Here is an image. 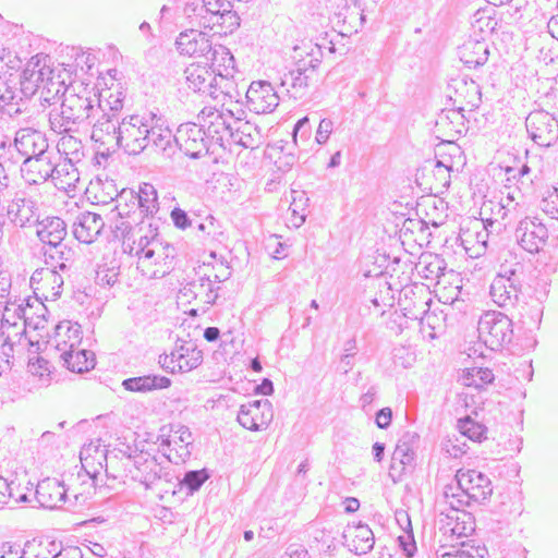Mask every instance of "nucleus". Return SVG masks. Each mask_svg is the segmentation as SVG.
Instances as JSON below:
<instances>
[{"label":"nucleus","mask_w":558,"mask_h":558,"mask_svg":"<svg viewBox=\"0 0 558 558\" xmlns=\"http://www.w3.org/2000/svg\"><path fill=\"white\" fill-rule=\"evenodd\" d=\"M16 150L25 158H33L48 153L49 144L44 133L34 129H21L14 138Z\"/></svg>","instance_id":"29"},{"label":"nucleus","mask_w":558,"mask_h":558,"mask_svg":"<svg viewBox=\"0 0 558 558\" xmlns=\"http://www.w3.org/2000/svg\"><path fill=\"white\" fill-rule=\"evenodd\" d=\"M209 477L210 473L206 468L186 471L182 477L177 476L178 483L175 484L172 494L183 495V499L191 497L201 489Z\"/></svg>","instance_id":"40"},{"label":"nucleus","mask_w":558,"mask_h":558,"mask_svg":"<svg viewBox=\"0 0 558 558\" xmlns=\"http://www.w3.org/2000/svg\"><path fill=\"white\" fill-rule=\"evenodd\" d=\"M478 335L492 350H498L512 340L511 319L500 312H487L478 320Z\"/></svg>","instance_id":"4"},{"label":"nucleus","mask_w":558,"mask_h":558,"mask_svg":"<svg viewBox=\"0 0 558 558\" xmlns=\"http://www.w3.org/2000/svg\"><path fill=\"white\" fill-rule=\"evenodd\" d=\"M36 226H38L37 236L44 244H47L49 247L63 244V240L68 234L64 220L59 217H48L43 221H38Z\"/></svg>","instance_id":"36"},{"label":"nucleus","mask_w":558,"mask_h":558,"mask_svg":"<svg viewBox=\"0 0 558 558\" xmlns=\"http://www.w3.org/2000/svg\"><path fill=\"white\" fill-rule=\"evenodd\" d=\"M465 547V543L462 542L460 547L451 546L449 550L442 553L437 551V558H476L471 549Z\"/></svg>","instance_id":"62"},{"label":"nucleus","mask_w":558,"mask_h":558,"mask_svg":"<svg viewBox=\"0 0 558 558\" xmlns=\"http://www.w3.org/2000/svg\"><path fill=\"white\" fill-rule=\"evenodd\" d=\"M444 498L446 500V504H448L449 508L448 510H462L461 507L470 506L472 500H469L466 498V495H464V492L458 490L454 492V488L452 486H446L444 492Z\"/></svg>","instance_id":"55"},{"label":"nucleus","mask_w":558,"mask_h":558,"mask_svg":"<svg viewBox=\"0 0 558 558\" xmlns=\"http://www.w3.org/2000/svg\"><path fill=\"white\" fill-rule=\"evenodd\" d=\"M314 78V68L301 66L296 64V68L289 71L281 77V85L287 87V92L291 94L293 98H302L306 94V89L310 83Z\"/></svg>","instance_id":"35"},{"label":"nucleus","mask_w":558,"mask_h":558,"mask_svg":"<svg viewBox=\"0 0 558 558\" xmlns=\"http://www.w3.org/2000/svg\"><path fill=\"white\" fill-rule=\"evenodd\" d=\"M120 202L132 203V208H140V214L149 216L159 209L157 190L150 183H142L138 192L123 189L120 192Z\"/></svg>","instance_id":"25"},{"label":"nucleus","mask_w":558,"mask_h":558,"mask_svg":"<svg viewBox=\"0 0 558 558\" xmlns=\"http://www.w3.org/2000/svg\"><path fill=\"white\" fill-rule=\"evenodd\" d=\"M159 122L160 119L155 116L154 135L149 136V144L161 151L166 157L170 158L178 147L174 143L175 134L173 135L170 129L162 128Z\"/></svg>","instance_id":"46"},{"label":"nucleus","mask_w":558,"mask_h":558,"mask_svg":"<svg viewBox=\"0 0 558 558\" xmlns=\"http://www.w3.org/2000/svg\"><path fill=\"white\" fill-rule=\"evenodd\" d=\"M522 195L520 192L508 193L505 197H501L500 202L493 209L495 219L500 220L505 227L510 226L513 222H518L526 215V206L522 202Z\"/></svg>","instance_id":"28"},{"label":"nucleus","mask_w":558,"mask_h":558,"mask_svg":"<svg viewBox=\"0 0 558 558\" xmlns=\"http://www.w3.org/2000/svg\"><path fill=\"white\" fill-rule=\"evenodd\" d=\"M24 106L17 76L8 69L0 71V113L15 118L25 111Z\"/></svg>","instance_id":"15"},{"label":"nucleus","mask_w":558,"mask_h":558,"mask_svg":"<svg viewBox=\"0 0 558 558\" xmlns=\"http://www.w3.org/2000/svg\"><path fill=\"white\" fill-rule=\"evenodd\" d=\"M522 292V288L513 287L511 282L495 276L490 283L489 295L495 304L500 307H513Z\"/></svg>","instance_id":"37"},{"label":"nucleus","mask_w":558,"mask_h":558,"mask_svg":"<svg viewBox=\"0 0 558 558\" xmlns=\"http://www.w3.org/2000/svg\"><path fill=\"white\" fill-rule=\"evenodd\" d=\"M202 359V351L194 343L178 341L171 354L165 356L162 367L170 373L190 372L201 364Z\"/></svg>","instance_id":"19"},{"label":"nucleus","mask_w":558,"mask_h":558,"mask_svg":"<svg viewBox=\"0 0 558 558\" xmlns=\"http://www.w3.org/2000/svg\"><path fill=\"white\" fill-rule=\"evenodd\" d=\"M57 154L52 150L33 158H25L21 166L22 178L28 184H40L52 178Z\"/></svg>","instance_id":"23"},{"label":"nucleus","mask_w":558,"mask_h":558,"mask_svg":"<svg viewBox=\"0 0 558 558\" xmlns=\"http://www.w3.org/2000/svg\"><path fill=\"white\" fill-rule=\"evenodd\" d=\"M463 107L457 109H445L438 116L436 128L448 137V142L454 141L457 136L465 134L468 131L466 120L463 114Z\"/></svg>","instance_id":"33"},{"label":"nucleus","mask_w":558,"mask_h":558,"mask_svg":"<svg viewBox=\"0 0 558 558\" xmlns=\"http://www.w3.org/2000/svg\"><path fill=\"white\" fill-rule=\"evenodd\" d=\"M66 498L68 489L57 478H44L36 486V500L43 508H59L66 501Z\"/></svg>","instance_id":"30"},{"label":"nucleus","mask_w":558,"mask_h":558,"mask_svg":"<svg viewBox=\"0 0 558 558\" xmlns=\"http://www.w3.org/2000/svg\"><path fill=\"white\" fill-rule=\"evenodd\" d=\"M73 251L64 244L48 247L45 251L47 268L66 274L73 265Z\"/></svg>","instance_id":"45"},{"label":"nucleus","mask_w":558,"mask_h":558,"mask_svg":"<svg viewBox=\"0 0 558 558\" xmlns=\"http://www.w3.org/2000/svg\"><path fill=\"white\" fill-rule=\"evenodd\" d=\"M343 538L351 551L355 555H365L369 553L375 545V536L367 524L357 523L348 525L343 533Z\"/></svg>","instance_id":"32"},{"label":"nucleus","mask_w":558,"mask_h":558,"mask_svg":"<svg viewBox=\"0 0 558 558\" xmlns=\"http://www.w3.org/2000/svg\"><path fill=\"white\" fill-rule=\"evenodd\" d=\"M133 456L124 449L114 448L110 450L108 462L104 468L107 476L114 480L129 478Z\"/></svg>","instance_id":"41"},{"label":"nucleus","mask_w":558,"mask_h":558,"mask_svg":"<svg viewBox=\"0 0 558 558\" xmlns=\"http://www.w3.org/2000/svg\"><path fill=\"white\" fill-rule=\"evenodd\" d=\"M68 331L71 333L69 336V339L71 340L69 350L61 348V343H58L57 345L58 350H62L61 359L63 360L66 368L77 374L88 372L89 369L94 368L96 364L94 352L85 349L77 351L74 350L75 345L81 342V326L78 324L69 326ZM63 347H66L65 341L63 342Z\"/></svg>","instance_id":"8"},{"label":"nucleus","mask_w":558,"mask_h":558,"mask_svg":"<svg viewBox=\"0 0 558 558\" xmlns=\"http://www.w3.org/2000/svg\"><path fill=\"white\" fill-rule=\"evenodd\" d=\"M105 227L104 218L92 211L80 213L72 225L74 238L81 243L90 244L100 235Z\"/></svg>","instance_id":"26"},{"label":"nucleus","mask_w":558,"mask_h":558,"mask_svg":"<svg viewBox=\"0 0 558 558\" xmlns=\"http://www.w3.org/2000/svg\"><path fill=\"white\" fill-rule=\"evenodd\" d=\"M7 216L15 227L36 226L40 217L38 202L25 193H16L7 207Z\"/></svg>","instance_id":"16"},{"label":"nucleus","mask_w":558,"mask_h":558,"mask_svg":"<svg viewBox=\"0 0 558 558\" xmlns=\"http://www.w3.org/2000/svg\"><path fill=\"white\" fill-rule=\"evenodd\" d=\"M185 74L189 88L215 99L218 98V90L222 92V83L228 82L225 75H216L211 69L201 64H191Z\"/></svg>","instance_id":"14"},{"label":"nucleus","mask_w":558,"mask_h":558,"mask_svg":"<svg viewBox=\"0 0 558 558\" xmlns=\"http://www.w3.org/2000/svg\"><path fill=\"white\" fill-rule=\"evenodd\" d=\"M456 524L450 527V534L458 537H468L475 531V519L473 514L465 510H452Z\"/></svg>","instance_id":"51"},{"label":"nucleus","mask_w":558,"mask_h":558,"mask_svg":"<svg viewBox=\"0 0 558 558\" xmlns=\"http://www.w3.org/2000/svg\"><path fill=\"white\" fill-rule=\"evenodd\" d=\"M416 267L421 277L427 280H434L445 274L446 263L437 255H427L421 257Z\"/></svg>","instance_id":"50"},{"label":"nucleus","mask_w":558,"mask_h":558,"mask_svg":"<svg viewBox=\"0 0 558 558\" xmlns=\"http://www.w3.org/2000/svg\"><path fill=\"white\" fill-rule=\"evenodd\" d=\"M461 378L468 380V384H493L495 380L490 368L477 366L464 368Z\"/></svg>","instance_id":"54"},{"label":"nucleus","mask_w":558,"mask_h":558,"mask_svg":"<svg viewBox=\"0 0 558 558\" xmlns=\"http://www.w3.org/2000/svg\"><path fill=\"white\" fill-rule=\"evenodd\" d=\"M220 287L216 284L210 276L199 277L197 280L185 286L181 292L187 296L190 293L199 299L206 305H213L219 298Z\"/></svg>","instance_id":"39"},{"label":"nucleus","mask_w":558,"mask_h":558,"mask_svg":"<svg viewBox=\"0 0 558 558\" xmlns=\"http://www.w3.org/2000/svg\"><path fill=\"white\" fill-rule=\"evenodd\" d=\"M353 361L354 359L349 357L348 355H342L339 363L336 366V372L340 376H344V378H339L340 381H351L356 380V376L360 375L359 372H353Z\"/></svg>","instance_id":"58"},{"label":"nucleus","mask_w":558,"mask_h":558,"mask_svg":"<svg viewBox=\"0 0 558 558\" xmlns=\"http://www.w3.org/2000/svg\"><path fill=\"white\" fill-rule=\"evenodd\" d=\"M450 171L451 166L445 165L442 161L437 160L434 166V177L439 181L440 185L448 187L450 185Z\"/></svg>","instance_id":"63"},{"label":"nucleus","mask_w":558,"mask_h":558,"mask_svg":"<svg viewBox=\"0 0 558 558\" xmlns=\"http://www.w3.org/2000/svg\"><path fill=\"white\" fill-rule=\"evenodd\" d=\"M46 66L40 64V56L36 54L26 63L22 74L17 77V86L22 99L32 97L45 82Z\"/></svg>","instance_id":"31"},{"label":"nucleus","mask_w":558,"mask_h":558,"mask_svg":"<svg viewBox=\"0 0 558 558\" xmlns=\"http://www.w3.org/2000/svg\"><path fill=\"white\" fill-rule=\"evenodd\" d=\"M456 93L464 99V102L470 107V110L478 108L482 101L481 88L474 81L461 82L457 87Z\"/></svg>","instance_id":"53"},{"label":"nucleus","mask_w":558,"mask_h":558,"mask_svg":"<svg viewBox=\"0 0 558 558\" xmlns=\"http://www.w3.org/2000/svg\"><path fill=\"white\" fill-rule=\"evenodd\" d=\"M60 109L49 112V123L53 132H75L77 128L89 122L100 107L97 95L83 84H71L62 92Z\"/></svg>","instance_id":"1"},{"label":"nucleus","mask_w":558,"mask_h":558,"mask_svg":"<svg viewBox=\"0 0 558 558\" xmlns=\"http://www.w3.org/2000/svg\"><path fill=\"white\" fill-rule=\"evenodd\" d=\"M496 276L523 289L530 277V266L517 256H511L499 265Z\"/></svg>","instance_id":"38"},{"label":"nucleus","mask_w":558,"mask_h":558,"mask_svg":"<svg viewBox=\"0 0 558 558\" xmlns=\"http://www.w3.org/2000/svg\"><path fill=\"white\" fill-rule=\"evenodd\" d=\"M530 137L539 146L548 147L558 140V121L545 110L532 111L525 119Z\"/></svg>","instance_id":"12"},{"label":"nucleus","mask_w":558,"mask_h":558,"mask_svg":"<svg viewBox=\"0 0 558 558\" xmlns=\"http://www.w3.org/2000/svg\"><path fill=\"white\" fill-rule=\"evenodd\" d=\"M64 85L59 80L54 78H47L46 82H44V86L40 92V98L44 102H47L48 105H51L54 99L59 96L60 93L64 90Z\"/></svg>","instance_id":"56"},{"label":"nucleus","mask_w":558,"mask_h":558,"mask_svg":"<svg viewBox=\"0 0 558 558\" xmlns=\"http://www.w3.org/2000/svg\"><path fill=\"white\" fill-rule=\"evenodd\" d=\"M114 210L117 211V219L112 226V232L117 239H125L132 231L134 225H138L141 220L137 219L136 211L131 214L129 204L119 201V205H116Z\"/></svg>","instance_id":"47"},{"label":"nucleus","mask_w":558,"mask_h":558,"mask_svg":"<svg viewBox=\"0 0 558 558\" xmlns=\"http://www.w3.org/2000/svg\"><path fill=\"white\" fill-rule=\"evenodd\" d=\"M61 135L57 144L58 153L64 155L65 160L82 162L85 156L82 141L73 136L71 132H64Z\"/></svg>","instance_id":"49"},{"label":"nucleus","mask_w":558,"mask_h":558,"mask_svg":"<svg viewBox=\"0 0 558 558\" xmlns=\"http://www.w3.org/2000/svg\"><path fill=\"white\" fill-rule=\"evenodd\" d=\"M430 303L432 299L429 298L420 300L418 313L414 314V317L418 318V314H422V316H420L421 332L425 338L434 340L438 338L445 329V317L442 313L430 312Z\"/></svg>","instance_id":"34"},{"label":"nucleus","mask_w":558,"mask_h":558,"mask_svg":"<svg viewBox=\"0 0 558 558\" xmlns=\"http://www.w3.org/2000/svg\"><path fill=\"white\" fill-rule=\"evenodd\" d=\"M517 243L531 254L538 253L548 240L546 226L536 217H524L514 229Z\"/></svg>","instance_id":"11"},{"label":"nucleus","mask_w":558,"mask_h":558,"mask_svg":"<svg viewBox=\"0 0 558 558\" xmlns=\"http://www.w3.org/2000/svg\"><path fill=\"white\" fill-rule=\"evenodd\" d=\"M174 143L186 156L197 159L208 154L209 141L202 124L183 123L175 133Z\"/></svg>","instance_id":"10"},{"label":"nucleus","mask_w":558,"mask_h":558,"mask_svg":"<svg viewBox=\"0 0 558 558\" xmlns=\"http://www.w3.org/2000/svg\"><path fill=\"white\" fill-rule=\"evenodd\" d=\"M122 119L119 113L114 112H104L93 124L90 138L99 144V148L102 147L105 151L101 153L102 156H109L119 150V140H120V125Z\"/></svg>","instance_id":"9"},{"label":"nucleus","mask_w":558,"mask_h":558,"mask_svg":"<svg viewBox=\"0 0 558 558\" xmlns=\"http://www.w3.org/2000/svg\"><path fill=\"white\" fill-rule=\"evenodd\" d=\"M418 436L414 433H405L397 442L391 456L389 475L396 482V475L401 476L408 465L415 460V447Z\"/></svg>","instance_id":"24"},{"label":"nucleus","mask_w":558,"mask_h":558,"mask_svg":"<svg viewBox=\"0 0 558 558\" xmlns=\"http://www.w3.org/2000/svg\"><path fill=\"white\" fill-rule=\"evenodd\" d=\"M197 119L202 122L209 143H216L225 147L233 135V116L231 111L222 112L215 107H205L198 113Z\"/></svg>","instance_id":"6"},{"label":"nucleus","mask_w":558,"mask_h":558,"mask_svg":"<svg viewBox=\"0 0 558 558\" xmlns=\"http://www.w3.org/2000/svg\"><path fill=\"white\" fill-rule=\"evenodd\" d=\"M80 162H71V160H63L53 162V174L51 180L56 186L61 189L75 187L80 181V172L77 165Z\"/></svg>","instance_id":"44"},{"label":"nucleus","mask_w":558,"mask_h":558,"mask_svg":"<svg viewBox=\"0 0 558 558\" xmlns=\"http://www.w3.org/2000/svg\"><path fill=\"white\" fill-rule=\"evenodd\" d=\"M457 489L464 492L466 498L482 504L493 494L490 478L476 470H459L456 474Z\"/></svg>","instance_id":"13"},{"label":"nucleus","mask_w":558,"mask_h":558,"mask_svg":"<svg viewBox=\"0 0 558 558\" xmlns=\"http://www.w3.org/2000/svg\"><path fill=\"white\" fill-rule=\"evenodd\" d=\"M63 277L53 268L36 269L31 277L34 293L45 300H57L62 292Z\"/></svg>","instance_id":"22"},{"label":"nucleus","mask_w":558,"mask_h":558,"mask_svg":"<svg viewBox=\"0 0 558 558\" xmlns=\"http://www.w3.org/2000/svg\"><path fill=\"white\" fill-rule=\"evenodd\" d=\"M247 107L257 114L270 113L279 105V96L267 81L252 82L246 90Z\"/></svg>","instance_id":"18"},{"label":"nucleus","mask_w":558,"mask_h":558,"mask_svg":"<svg viewBox=\"0 0 558 558\" xmlns=\"http://www.w3.org/2000/svg\"><path fill=\"white\" fill-rule=\"evenodd\" d=\"M415 361V353L410 348L397 347L393 349V362L404 368L410 367Z\"/></svg>","instance_id":"59"},{"label":"nucleus","mask_w":558,"mask_h":558,"mask_svg":"<svg viewBox=\"0 0 558 558\" xmlns=\"http://www.w3.org/2000/svg\"><path fill=\"white\" fill-rule=\"evenodd\" d=\"M0 558H26L24 547L21 548L19 545L9 542L3 543L0 546Z\"/></svg>","instance_id":"64"},{"label":"nucleus","mask_w":558,"mask_h":558,"mask_svg":"<svg viewBox=\"0 0 558 558\" xmlns=\"http://www.w3.org/2000/svg\"><path fill=\"white\" fill-rule=\"evenodd\" d=\"M457 426L461 435L472 441L481 442L483 439H486L487 427L474 421L471 416L458 420Z\"/></svg>","instance_id":"52"},{"label":"nucleus","mask_w":558,"mask_h":558,"mask_svg":"<svg viewBox=\"0 0 558 558\" xmlns=\"http://www.w3.org/2000/svg\"><path fill=\"white\" fill-rule=\"evenodd\" d=\"M539 207L550 218H558V186L548 191L547 195L541 201Z\"/></svg>","instance_id":"57"},{"label":"nucleus","mask_w":558,"mask_h":558,"mask_svg":"<svg viewBox=\"0 0 558 558\" xmlns=\"http://www.w3.org/2000/svg\"><path fill=\"white\" fill-rule=\"evenodd\" d=\"M228 0H202V4L193 11L199 16L204 27L214 28L216 25H222L225 21H231V25L238 24V16L231 9Z\"/></svg>","instance_id":"21"},{"label":"nucleus","mask_w":558,"mask_h":558,"mask_svg":"<svg viewBox=\"0 0 558 558\" xmlns=\"http://www.w3.org/2000/svg\"><path fill=\"white\" fill-rule=\"evenodd\" d=\"M180 54L189 57H205L207 60H215L218 50L213 49L209 36L195 29H187L180 33L175 40Z\"/></svg>","instance_id":"17"},{"label":"nucleus","mask_w":558,"mask_h":558,"mask_svg":"<svg viewBox=\"0 0 558 558\" xmlns=\"http://www.w3.org/2000/svg\"><path fill=\"white\" fill-rule=\"evenodd\" d=\"M489 56L488 44L470 39L459 50L460 60L470 69L484 65Z\"/></svg>","instance_id":"42"},{"label":"nucleus","mask_w":558,"mask_h":558,"mask_svg":"<svg viewBox=\"0 0 558 558\" xmlns=\"http://www.w3.org/2000/svg\"><path fill=\"white\" fill-rule=\"evenodd\" d=\"M110 451L105 445H101L100 439L92 440L82 447L80 451V459L82 468L95 480L104 470L105 464L108 462Z\"/></svg>","instance_id":"27"},{"label":"nucleus","mask_w":558,"mask_h":558,"mask_svg":"<svg viewBox=\"0 0 558 558\" xmlns=\"http://www.w3.org/2000/svg\"><path fill=\"white\" fill-rule=\"evenodd\" d=\"M236 126H233V135L231 141L244 148L254 149L259 146L262 142L260 129L248 121H234Z\"/></svg>","instance_id":"43"},{"label":"nucleus","mask_w":558,"mask_h":558,"mask_svg":"<svg viewBox=\"0 0 558 558\" xmlns=\"http://www.w3.org/2000/svg\"><path fill=\"white\" fill-rule=\"evenodd\" d=\"M153 242H161V240L158 238V234L155 233L150 236L148 235H141L137 242H134V246L131 247L130 253L137 256L140 258V255H145L147 250H151Z\"/></svg>","instance_id":"61"},{"label":"nucleus","mask_w":558,"mask_h":558,"mask_svg":"<svg viewBox=\"0 0 558 558\" xmlns=\"http://www.w3.org/2000/svg\"><path fill=\"white\" fill-rule=\"evenodd\" d=\"M193 440L189 427L170 424L160 428L156 442L169 462L180 464L191 457Z\"/></svg>","instance_id":"3"},{"label":"nucleus","mask_w":558,"mask_h":558,"mask_svg":"<svg viewBox=\"0 0 558 558\" xmlns=\"http://www.w3.org/2000/svg\"><path fill=\"white\" fill-rule=\"evenodd\" d=\"M268 400H255L242 404L238 413V422L246 429L257 432L266 429L272 420V411Z\"/></svg>","instance_id":"20"},{"label":"nucleus","mask_w":558,"mask_h":558,"mask_svg":"<svg viewBox=\"0 0 558 558\" xmlns=\"http://www.w3.org/2000/svg\"><path fill=\"white\" fill-rule=\"evenodd\" d=\"M129 478L142 484L145 489H149L157 481L165 478L170 482V473L165 471V468L157 461L155 456L147 452H138L133 456V462Z\"/></svg>","instance_id":"7"},{"label":"nucleus","mask_w":558,"mask_h":558,"mask_svg":"<svg viewBox=\"0 0 558 558\" xmlns=\"http://www.w3.org/2000/svg\"><path fill=\"white\" fill-rule=\"evenodd\" d=\"M28 371L40 380L49 379L51 373L50 363L44 357H37L34 362L28 364Z\"/></svg>","instance_id":"60"},{"label":"nucleus","mask_w":558,"mask_h":558,"mask_svg":"<svg viewBox=\"0 0 558 558\" xmlns=\"http://www.w3.org/2000/svg\"><path fill=\"white\" fill-rule=\"evenodd\" d=\"M153 248L140 255L137 269L148 279L162 278L173 269L175 257L174 246L161 242H153Z\"/></svg>","instance_id":"5"},{"label":"nucleus","mask_w":558,"mask_h":558,"mask_svg":"<svg viewBox=\"0 0 558 558\" xmlns=\"http://www.w3.org/2000/svg\"><path fill=\"white\" fill-rule=\"evenodd\" d=\"M24 554L26 558H54L60 554V542L34 538L25 543Z\"/></svg>","instance_id":"48"},{"label":"nucleus","mask_w":558,"mask_h":558,"mask_svg":"<svg viewBox=\"0 0 558 558\" xmlns=\"http://www.w3.org/2000/svg\"><path fill=\"white\" fill-rule=\"evenodd\" d=\"M155 114H131L122 118L120 125L119 149L128 155H138L149 145V136L154 135Z\"/></svg>","instance_id":"2"}]
</instances>
